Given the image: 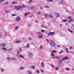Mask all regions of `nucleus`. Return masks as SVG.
<instances>
[{
    "label": "nucleus",
    "mask_w": 74,
    "mask_h": 74,
    "mask_svg": "<svg viewBox=\"0 0 74 74\" xmlns=\"http://www.w3.org/2000/svg\"><path fill=\"white\" fill-rule=\"evenodd\" d=\"M50 45L52 47H55L56 46V43L54 41L51 40L50 41Z\"/></svg>",
    "instance_id": "nucleus-1"
},
{
    "label": "nucleus",
    "mask_w": 74,
    "mask_h": 74,
    "mask_svg": "<svg viewBox=\"0 0 74 74\" xmlns=\"http://www.w3.org/2000/svg\"><path fill=\"white\" fill-rule=\"evenodd\" d=\"M15 7L17 10H19L20 8H22V7L20 5H18V6H15Z\"/></svg>",
    "instance_id": "nucleus-2"
},
{
    "label": "nucleus",
    "mask_w": 74,
    "mask_h": 74,
    "mask_svg": "<svg viewBox=\"0 0 74 74\" xmlns=\"http://www.w3.org/2000/svg\"><path fill=\"white\" fill-rule=\"evenodd\" d=\"M54 34H55V32H50L48 34V36L52 35Z\"/></svg>",
    "instance_id": "nucleus-3"
},
{
    "label": "nucleus",
    "mask_w": 74,
    "mask_h": 74,
    "mask_svg": "<svg viewBox=\"0 0 74 74\" xmlns=\"http://www.w3.org/2000/svg\"><path fill=\"white\" fill-rule=\"evenodd\" d=\"M68 59H69V58L67 56L64 57L62 59V60H68Z\"/></svg>",
    "instance_id": "nucleus-4"
},
{
    "label": "nucleus",
    "mask_w": 74,
    "mask_h": 74,
    "mask_svg": "<svg viewBox=\"0 0 74 74\" xmlns=\"http://www.w3.org/2000/svg\"><path fill=\"white\" fill-rule=\"evenodd\" d=\"M1 45L2 47L3 48H5V46H6V44L4 43H2Z\"/></svg>",
    "instance_id": "nucleus-5"
},
{
    "label": "nucleus",
    "mask_w": 74,
    "mask_h": 74,
    "mask_svg": "<svg viewBox=\"0 0 74 74\" xmlns=\"http://www.w3.org/2000/svg\"><path fill=\"white\" fill-rule=\"evenodd\" d=\"M62 63H63V61L62 60H60L58 62L59 64L60 65L62 64Z\"/></svg>",
    "instance_id": "nucleus-6"
},
{
    "label": "nucleus",
    "mask_w": 74,
    "mask_h": 74,
    "mask_svg": "<svg viewBox=\"0 0 74 74\" xmlns=\"http://www.w3.org/2000/svg\"><path fill=\"white\" fill-rule=\"evenodd\" d=\"M20 20V17H18L16 18V20L17 21H19Z\"/></svg>",
    "instance_id": "nucleus-7"
},
{
    "label": "nucleus",
    "mask_w": 74,
    "mask_h": 74,
    "mask_svg": "<svg viewBox=\"0 0 74 74\" xmlns=\"http://www.w3.org/2000/svg\"><path fill=\"white\" fill-rule=\"evenodd\" d=\"M41 65L42 66V67H44V62H42L41 63Z\"/></svg>",
    "instance_id": "nucleus-8"
},
{
    "label": "nucleus",
    "mask_w": 74,
    "mask_h": 74,
    "mask_svg": "<svg viewBox=\"0 0 74 74\" xmlns=\"http://www.w3.org/2000/svg\"><path fill=\"white\" fill-rule=\"evenodd\" d=\"M28 55H29V56H33V54H32V53H29Z\"/></svg>",
    "instance_id": "nucleus-9"
},
{
    "label": "nucleus",
    "mask_w": 74,
    "mask_h": 74,
    "mask_svg": "<svg viewBox=\"0 0 74 74\" xmlns=\"http://www.w3.org/2000/svg\"><path fill=\"white\" fill-rule=\"evenodd\" d=\"M30 67L33 69H35V66H31Z\"/></svg>",
    "instance_id": "nucleus-10"
},
{
    "label": "nucleus",
    "mask_w": 74,
    "mask_h": 74,
    "mask_svg": "<svg viewBox=\"0 0 74 74\" xmlns=\"http://www.w3.org/2000/svg\"><path fill=\"white\" fill-rule=\"evenodd\" d=\"M42 35H39L38 37L39 38H42Z\"/></svg>",
    "instance_id": "nucleus-11"
},
{
    "label": "nucleus",
    "mask_w": 74,
    "mask_h": 74,
    "mask_svg": "<svg viewBox=\"0 0 74 74\" xmlns=\"http://www.w3.org/2000/svg\"><path fill=\"white\" fill-rule=\"evenodd\" d=\"M65 70L68 71H69V70H70V68H65Z\"/></svg>",
    "instance_id": "nucleus-12"
},
{
    "label": "nucleus",
    "mask_w": 74,
    "mask_h": 74,
    "mask_svg": "<svg viewBox=\"0 0 74 74\" xmlns=\"http://www.w3.org/2000/svg\"><path fill=\"white\" fill-rule=\"evenodd\" d=\"M64 52V51L62 50L59 52V54H61V53H63Z\"/></svg>",
    "instance_id": "nucleus-13"
},
{
    "label": "nucleus",
    "mask_w": 74,
    "mask_h": 74,
    "mask_svg": "<svg viewBox=\"0 0 74 74\" xmlns=\"http://www.w3.org/2000/svg\"><path fill=\"white\" fill-rule=\"evenodd\" d=\"M51 56H55V54L53 53L52 52H51Z\"/></svg>",
    "instance_id": "nucleus-14"
},
{
    "label": "nucleus",
    "mask_w": 74,
    "mask_h": 74,
    "mask_svg": "<svg viewBox=\"0 0 74 74\" xmlns=\"http://www.w3.org/2000/svg\"><path fill=\"white\" fill-rule=\"evenodd\" d=\"M30 14V12H29L26 13H24L25 16H26V15H27L28 14Z\"/></svg>",
    "instance_id": "nucleus-15"
},
{
    "label": "nucleus",
    "mask_w": 74,
    "mask_h": 74,
    "mask_svg": "<svg viewBox=\"0 0 74 74\" xmlns=\"http://www.w3.org/2000/svg\"><path fill=\"white\" fill-rule=\"evenodd\" d=\"M21 7H22L21 9H22V8H25V5H21Z\"/></svg>",
    "instance_id": "nucleus-16"
},
{
    "label": "nucleus",
    "mask_w": 74,
    "mask_h": 74,
    "mask_svg": "<svg viewBox=\"0 0 74 74\" xmlns=\"http://www.w3.org/2000/svg\"><path fill=\"white\" fill-rule=\"evenodd\" d=\"M73 21V19H71L69 20V22H71V21Z\"/></svg>",
    "instance_id": "nucleus-17"
},
{
    "label": "nucleus",
    "mask_w": 74,
    "mask_h": 74,
    "mask_svg": "<svg viewBox=\"0 0 74 74\" xmlns=\"http://www.w3.org/2000/svg\"><path fill=\"white\" fill-rule=\"evenodd\" d=\"M68 31H69V32H71V33H73V31L70 30L69 29H68Z\"/></svg>",
    "instance_id": "nucleus-18"
},
{
    "label": "nucleus",
    "mask_w": 74,
    "mask_h": 74,
    "mask_svg": "<svg viewBox=\"0 0 74 74\" xmlns=\"http://www.w3.org/2000/svg\"><path fill=\"white\" fill-rule=\"evenodd\" d=\"M19 56L21 58H24V57H23V56L22 55H19Z\"/></svg>",
    "instance_id": "nucleus-19"
},
{
    "label": "nucleus",
    "mask_w": 74,
    "mask_h": 74,
    "mask_svg": "<svg viewBox=\"0 0 74 74\" xmlns=\"http://www.w3.org/2000/svg\"><path fill=\"white\" fill-rule=\"evenodd\" d=\"M28 73L29 74H32V72L29 71H28Z\"/></svg>",
    "instance_id": "nucleus-20"
},
{
    "label": "nucleus",
    "mask_w": 74,
    "mask_h": 74,
    "mask_svg": "<svg viewBox=\"0 0 74 74\" xmlns=\"http://www.w3.org/2000/svg\"><path fill=\"white\" fill-rule=\"evenodd\" d=\"M47 1H50V2H53V0H47Z\"/></svg>",
    "instance_id": "nucleus-21"
},
{
    "label": "nucleus",
    "mask_w": 74,
    "mask_h": 74,
    "mask_svg": "<svg viewBox=\"0 0 74 74\" xmlns=\"http://www.w3.org/2000/svg\"><path fill=\"white\" fill-rule=\"evenodd\" d=\"M54 58H56V59H59V58L58 57H53V59H54Z\"/></svg>",
    "instance_id": "nucleus-22"
},
{
    "label": "nucleus",
    "mask_w": 74,
    "mask_h": 74,
    "mask_svg": "<svg viewBox=\"0 0 74 74\" xmlns=\"http://www.w3.org/2000/svg\"><path fill=\"white\" fill-rule=\"evenodd\" d=\"M71 16H69L67 17V19H71Z\"/></svg>",
    "instance_id": "nucleus-23"
},
{
    "label": "nucleus",
    "mask_w": 74,
    "mask_h": 74,
    "mask_svg": "<svg viewBox=\"0 0 74 74\" xmlns=\"http://www.w3.org/2000/svg\"><path fill=\"white\" fill-rule=\"evenodd\" d=\"M52 52L53 53H56V51L55 50H53V51H52Z\"/></svg>",
    "instance_id": "nucleus-24"
},
{
    "label": "nucleus",
    "mask_w": 74,
    "mask_h": 74,
    "mask_svg": "<svg viewBox=\"0 0 74 74\" xmlns=\"http://www.w3.org/2000/svg\"><path fill=\"white\" fill-rule=\"evenodd\" d=\"M12 3L13 4H17V2H15V1H13V2H12Z\"/></svg>",
    "instance_id": "nucleus-25"
},
{
    "label": "nucleus",
    "mask_w": 74,
    "mask_h": 74,
    "mask_svg": "<svg viewBox=\"0 0 74 74\" xmlns=\"http://www.w3.org/2000/svg\"><path fill=\"white\" fill-rule=\"evenodd\" d=\"M8 50L9 51H12V48H10V49H8Z\"/></svg>",
    "instance_id": "nucleus-26"
},
{
    "label": "nucleus",
    "mask_w": 74,
    "mask_h": 74,
    "mask_svg": "<svg viewBox=\"0 0 74 74\" xmlns=\"http://www.w3.org/2000/svg\"><path fill=\"white\" fill-rule=\"evenodd\" d=\"M66 52H68V53H69V51H68V49L67 48H66Z\"/></svg>",
    "instance_id": "nucleus-27"
},
{
    "label": "nucleus",
    "mask_w": 74,
    "mask_h": 74,
    "mask_svg": "<svg viewBox=\"0 0 74 74\" xmlns=\"http://www.w3.org/2000/svg\"><path fill=\"white\" fill-rule=\"evenodd\" d=\"M15 42H16V43H18V42H20V41H19V40H17V41H16Z\"/></svg>",
    "instance_id": "nucleus-28"
},
{
    "label": "nucleus",
    "mask_w": 74,
    "mask_h": 74,
    "mask_svg": "<svg viewBox=\"0 0 74 74\" xmlns=\"http://www.w3.org/2000/svg\"><path fill=\"white\" fill-rule=\"evenodd\" d=\"M62 21L63 22H67V20H62Z\"/></svg>",
    "instance_id": "nucleus-29"
},
{
    "label": "nucleus",
    "mask_w": 74,
    "mask_h": 74,
    "mask_svg": "<svg viewBox=\"0 0 74 74\" xmlns=\"http://www.w3.org/2000/svg\"><path fill=\"white\" fill-rule=\"evenodd\" d=\"M12 16H16V15L15 14H12Z\"/></svg>",
    "instance_id": "nucleus-30"
},
{
    "label": "nucleus",
    "mask_w": 74,
    "mask_h": 74,
    "mask_svg": "<svg viewBox=\"0 0 74 74\" xmlns=\"http://www.w3.org/2000/svg\"><path fill=\"white\" fill-rule=\"evenodd\" d=\"M36 72L37 73H40V72L39 71V70H36Z\"/></svg>",
    "instance_id": "nucleus-31"
},
{
    "label": "nucleus",
    "mask_w": 74,
    "mask_h": 74,
    "mask_svg": "<svg viewBox=\"0 0 74 74\" xmlns=\"http://www.w3.org/2000/svg\"><path fill=\"white\" fill-rule=\"evenodd\" d=\"M2 49H3V50H5V51H6V50H7V48H2Z\"/></svg>",
    "instance_id": "nucleus-32"
},
{
    "label": "nucleus",
    "mask_w": 74,
    "mask_h": 74,
    "mask_svg": "<svg viewBox=\"0 0 74 74\" xmlns=\"http://www.w3.org/2000/svg\"><path fill=\"white\" fill-rule=\"evenodd\" d=\"M41 32L42 33H44V32H45V31L44 30H42Z\"/></svg>",
    "instance_id": "nucleus-33"
},
{
    "label": "nucleus",
    "mask_w": 74,
    "mask_h": 74,
    "mask_svg": "<svg viewBox=\"0 0 74 74\" xmlns=\"http://www.w3.org/2000/svg\"><path fill=\"white\" fill-rule=\"evenodd\" d=\"M18 28H19V27L17 26L15 28V29H16V30H17V29H18Z\"/></svg>",
    "instance_id": "nucleus-34"
},
{
    "label": "nucleus",
    "mask_w": 74,
    "mask_h": 74,
    "mask_svg": "<svg viewBox=\"0 0 74 74\" xmlns=\"http://www.w3.org/2000/svg\"><path fill=\"white\" fill-rule=\"evenodd\" d=\"M11 60H16V59L15 58H11Z\"/></svg>",
    "instance_id": "nucleus-35"
},
{
    "label": "nucleus",
    "mask_w": 74,
    "mask_h": 74,
    "mask_svg": "<svg viewBox=\"0 0 74 74\" xmlns=\"http://www.w3.org/2000/svg\"><path fill=\"white\" fill-rule=\"evenodd\" d=\"M5 12H6V13H7L9 12V10H5Z\"/></svg>",
    "instance_id": "nucleus-36"
},
{
    "label": "nucleus",
    "mask_w": 74,
    "mask_h": 74,
    "mask_svg": "<svg viewBox=\"0 0 74 74\" xmlns=\"http://www.w3.org/2000/svg\"><path fill=\"white\" fill-rule=\"evenodd\" d=\"M24 69V68L23 67H21L20 68V70H22V69Z\"/></svg>",
    "instance_id": "nucleus-37"
},
{
    "label": "nucleus",
    "mask_w": 74,
    "mask_h": 74,
    "mask_svg": "<svg viewBox=\"0 0 74 74\" xmlns=\"http://www.w3.org/2000/svg\"><path fill=\"white\" fill-rule=\"evenodd\" d=\"M59 14V13H55V15H58Z\"/></svg>",
    "instance_id": "nucleus-38"
},
{
    "label": "nucleus",
    "mask_w": 74,
    "mask_h": 74,
    "mask_svg": "<svg viewBox=\"0 0 74 74\" xmlns=\"http://www.w3.org/2000/svg\"><path fill=\"white\" fill-rule=\"evenodd\" d=\"M37 13L38 14H41V12H37Z\"/></svg>",
    "instance_id": "nucleus-39"
},
{
    "label": "nucleus",
    "mask_w": 74,
    "mask_h": 74,
    "mask_svg": "<svg viewBox=\"0 0 74 74\" xmlns=\"http://www.w3.org/2000/svg\"><path fill=\"white\" fill-rule=\"evenodd\" d=\"M49 16H50V18H52V17H53L52 16V15H49Z\"/></svg>",
    "instance_id": "nucleus-40"
},
{
    "label": "nucleus",
    "mask_w": 74,
    "mask_h": 74,
    "mask_svg": "<svg viewBox=\"0 0 74 74\" xmlns=\"http://www.w3.org/2000/svg\"><path fill=\"white\" fill-rule=\"evenodd\" d=\"M45 8H48V6H45Z\"/></svg>",
    "instance_id": "nucleus-41"
},
{
    "label": "nucleus",
    "mask_w": 74,
    "mask_h": 74,
    "mask_svg": "<svg viewBox=\"0 0 74 74\" xmlns=\"http://www.w3.org/2000/svg\"><path fill=\"white\" fill-rule=\"evenodd\" d=\"M7 59H8V60H10V57H8L7 58Z\"/></svg>",
    "instance_id": "nucleus-42"
},
{
    "label": "nucleus",
    "mask_w": 74,
    "mask_h": 74,
    "mask_svg": "<svg viewBox=\"0 0 74 74\" xmlns=\"http://www.w3.org/2000/svg\"><path fill=\"white\" fill-rule=\"evenodd\" d=\"M1 71H4V69L1 68Z\"/></svg>",
    "instance_id": "nucleus-43"
},
{
    "label": "nucleus",
    "mask_w": 74,
    "mask_h": 74,
    "mask_svg": "<svg viewBox=\"0 0 74 74\" xmlns=\"http://www.w3.org/2000/svg\"><path fill=\"white\" fill-rule=\"evenodd\" d=\"M29 47V44H27V47Z\"/></svg>",
    "instance_id": "nucleus-44"
},
{
    "label": "nucleus",
    "mask_w": 74,
    "mask_h": 74,
    "mask_svg": "<svg viewBox=\"0 0 74 74\" xmlns=\"http://www.w3.org/2000/svg\"><path fill=\"white\" fill-rule=\"evenodd\" d=\"M5 0H0V2H2V1H4Z\"/></svg>",
    "instance_id": "nucleus-45"
},
{
    "label": "nucleus",
    "mask_w": 74,
    "mask_h": 74,
    "mask_svg": "<svg viewBox=\"0 0 74 74\" xmlns=\"http://www.w3.org/2000/svg\"><path fill=\"white\" fill-rule=\"evenodd\" d=\"M19 49L20 50V51H21L22 50L21 49V48H19Z\"/></svg>",
    "instance_id": "nucleus-46"
},
{
    "label": "nucleus",
    "mask_w": 74,
    "mask_h": 74,
    "mask_svg": "<svg viewBox=\"0 0 74 74\" xmlns=\"http://www.w3.org/2000/svg\"><path fill=\"white\" fill-rule=\"evenodd\" d=\"M19 49L20 50V51H21L22 50L21 49V48H19Z\"/></svg>",
    "instance_id": "nucleus-47"
},
{
    "label": "nucleus",
    "mask_w": 74,
    "mask_h": 74,
    "mask_svg": "<svg viewBox=\"0 0 74 74\" xmlns=\"http://www.w3.org/2000/svg\"><path fill=\"white\" fill-rule=\"evenodd\" d=\"M42 48V46H40V49H41Z\"/></svg>",
    "instance_id": "nucleus-48"
},
{
    "label": "nucleus",
    "mask_w": 74,
    "mask_h": 74,
    "mask_svg": "<svg viewBox=\"0 0 74 74\" xmlns=\"http://www.w3.org/2000/svg\"><path fill=\"white\" fill-rule=\"evenodd\" d=\"M45 17H47L48 15H47V14H45Z\"/></svg>",
    "instance_id": "nucleus-49"
},
{
    "label": "nucleus",
    "mask_w": 74,
    "mask_h": 74,
    "mask_svg": "<svg viewBox=\"0 0 74 74\" xmlns=\"http://www.w3.org/2000/svg\"><path fill=\"white\" fill-rule=\"evenodd\" d=\"M37 34H41V33L40 32H38Z\"/></svg>",
    "instance_id": "nucleus-50"
},
{
    "label": "nucleus",
    "mask_w": 74,
    "mask_h": 74,
    "mask_svg": "<svg viewBox=\"0 0 74 74\" xmlns=\"http://www.w3.org/2000/svg\"><path fill=\"white\" fill-rule=\"evenodd\" d=\"M41 26H42V27H44V26L43 25H42Z\"/></svg>",
    "instance_id": "nucleus-51"
},
{
    "label": "nucleus",
    "mask_w": 74,
    "mask_h": 74,
    "mask_svg": "<svg viewBox=\"0 0 74 74\" xmlns=\"http://www.w3.org/2000/svg\"><path fill=\"white\" fill-rule=\"evenodd\" d=\"M40 8L41 9V10H42V7H40Z\"/></svg>",
    "instance_id": "nucleus-52"
},
{
    "label": "nucleus",
    "mask_w": 74,
    "mask_h": 74,
    "mask_svg": "<svg viewBox=\"0 0 74 74\" xmlns=\"http://www.w3.org/2000/svg\"><path fill=\"white\" fill-rule=\"evenodd\" d=\"M69 48L70 49H73V47H70Z\"/></svg>",
    "instance_id": "nucleus-53"
},
{
    "label": "nucleus",
    "mask_w": 74,
    "mask_h": 74,
    "mask_svg": "<svg viewBox=\"0 0 74 74\" xmlns=\"http://www.w3.org/2000/svg\"><path fill=\"white\" fill-rule=\"evenodd\" d=\"M29 40H32V38H28Z\"/></svg>",
    "instance_id": "nucleus-54"
},
{
    "label": "nucleus",
    "mask_w": 74,
    "mask_h": 74,
    "mask_svg": "<svg viewBox=\"0 0 74 74\" xmlns=\"http://www.w3.org/2000/svg\"><path fill=\"white\" fill-rule=\"evenodd\" d=\"M41 71H42V73H44V71H42V69H41Z\"/></svg>",
    "instance_id": "nucleus-55"
},
{
    "label": "nucleus",
    "mask_w": 74,
    "mask_h": 74,
    "mask_svg": "<svg viewBox=\"0 0 74 74\" xmlns=\"http://www.w3.org/2000/svg\"><path fill=\"white\" fill-rule=\"evenodd\" d=\"M8 4V2H6L5 3V4Z\"/></svg>",
    "instance_id": "nucleus-56"
},
{
    "label": "nucleus",
    "mask_w": 74,
    "mask_h": 74,
    "mask_svg": "<svg viewBox=\"0 0 74 74\" xmlns=\"http://www.w3.org/2000/svg\"><path fill=\"white\" fill-rule=\"evenodd\" d=\"M58 69H59V68H58V67H57V68H56V70H58Z\"/></svg>",
    "instance_id": "nucleus-57"
},
{
    "label": "nucleus",
    "mask_w": 74,
    "mask_h": 74,
    "mask_svg": "<svg viewBox=\"0 0 74 74\" xmlns=\"http://www.w3.org/2000/svg\"><path fill=\"white\" fill-rule=\"evenodd\" d=\"M51 66L52 67H54V66L52 64H51Z\"/></svg>",
    "instance_id": "nucleus-58"
},
{
    "label": "nucleus",
    "mask_w": 74,
    "mask_h": 74,
    "mask_svg": "<svg viewBox=\"0 0 74 74\" xmlns=\"http://www.w3.org/2000/svg\"><path fill=\"white\" fill-rule=\"evenodd\" d=\"M18 54H19L20 53L19 51H18Z\"/></svg>",
    "instance_id": "nucleus-59"
},
{
    "label": "nucleus",
    "mask_w": 74,
    "mask_h": 74,
    "mask_svg": "<svg viewBox=\"0 0 74 74\" xmlns=\"http://www.w3.org/2000/svg\"><path fill=\"white\" fill-rule=\"evenodd\" d=\"M65 25H69V24H68V23H65Z\"/></svg>",
    "instance_id": "nucleus-60"
},
{
    "label": "nucleus",
    "mask_w": 74,
    "mask_h": 74,
    "mask_svg": "<svg viewBox=\"0 0 74 74\" xmlns=\"http://www.w3.org/2000/svg\"><path fill=\"white\" fill-rule=\"evenodd\" d=\"M57 47H60V46L59 45H58L57 46Z\"/></svg>",
    "instance_id": "nucleus-61"
},
{
    "label": "nucleus",
    "mask_w": 74,
    "mask_h": 74,
    "mask_svg": "<svg viewBox=\"0 0 74 74\" xmlns=\"http://www.w3.org/2000/svg\"><path fill=\"white\" fill-rule=\"evenodd\" d=\"M48 42H49V41H48V39H47L46 40Z\"/></svg>",
    "instance_id": "nucleus-62"
},
{
    "label": "nucleus",
    "mask_w": 74,
    "mask_h": 74,
    "mask_svg": "<svg viewBox=\"0 0 74 74\" xmlns=\"http://www.w3.org/2000/svg\"><path fill=\"white\" fill-rule=\"evenodd\" d=\"M32 0H31L30 1H29V3H30V2H31V1H32Z\"/></svg>",
    "instance_id": "nucleus-63"
},
{
    "label": "nucleus",
    "mask_w": 74,
    "mask_h": 74,
    "mask_svg": "<svg viewBox=\"0 0 74 74\" xmlns=\"http://www.w3.org/2000/svg\"><path fill=\"white\" fill-rule=\"evenodd\" d=\"M60 26H61V27L62 26V24H60Z\"/></svg>",
    "instance_id": "nucleus-64"
}]
</instances>
